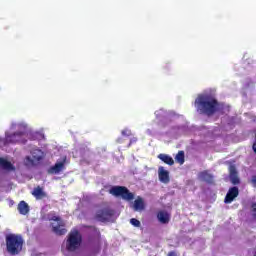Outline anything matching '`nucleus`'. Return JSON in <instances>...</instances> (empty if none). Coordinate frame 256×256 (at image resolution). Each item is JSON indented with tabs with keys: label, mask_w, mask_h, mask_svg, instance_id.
I'll use <instances>...</instances> for the list:
<instances>
[{
	"label": "nucleus",
	"mask_w": 256,
	"mask_h": 256,
	"mask_svg": "<svg viewBox=\"0 0 256 256\" xmlns=\"http://www.w3.org/2000/svg\"><path fill=\"white\" fill-rule=\"evenodd\" d=\"M198 111L203 115L211 117L219 111V101L209 94H200L195 100Z\"/></svg>",
	"instance_id": "nucleus-1"
},
{
	"label": "nucleus",
	"mask_w": 256,
	"mask_h": 256,
	"mask_svg": "<svg viewBox=\"0 0 256 256\" xmlns=\"http://www.w3.org/2000/svg\"><path fill=\"white\" fill-rule=\"evenodd\" d=\"M6 243V252L8 255L16 256L20 255L21 251H23V245L25 244V240H23V236L19 234H7L5 237Z\"/></svg>",
	"instance_id": "nucleus-2"
},
{
	"label": "nucleus",
	"mask_w": 256,
	"mask_h": 256,
	"mask_svg": "<svg viewBox=\"0 0 256 256\" xmlns=\"http://www.w3.org/2000/svg\"><path fill=\"white\" fill-rule=\"evenodd\" d=\"M83 243V236L79 232V230H73L68 234V239L66 241V249L70 253L73 251H77L81 247Z\"/></svg>",
	"instance_id": "nucleus-3"
},
{
	"label": "nucleus",
	"mask_w": 256,
	"mask_h": 256,
	"mask_svg": "<svg viewBox=\"0 0 256 256\" xmlns=\"http://www.w3.org/2000/svg\"><path fill=\"white\" fill-rule=\"evenodd\" d=\"M12 129H20V131L13 134L6 133L8 145H15V143H19V141L23 139V136L25 135V129H27V124H12Z\"/></svg>",
	"instance_id": "nucleus-4"
},
{
	"label": "nucleus",
	"mask_w": 256,
	"mask_h": 256,
	"mask_svg": "<svg viewBox=\"0 0 256 256\" xmlns=\"http://www.w3.org/2000/svg\"><path fill=\"white\" fill-rule=\"evenodd\" d=\"M109 193L114 197H121L124 201H133L135 199V194L125 186H114L109 190Z\"/></svg>",
	"instance_id": "nucleus-5"
},
{
	"label": "nucleus",
	"mask_w": 256,
	"mask_h": 256,
	"mask_svg": "<svg viewBox=\"0 0 256 256\" xmlns=\"http://www.w3.org/2000/svg\"><path fill=\"white\" fill-rule=\"evenodd\" d=\"M113 215H115V210L111 209L109 206H106L96 212L95 219L100 223H107L108 221H111Z\"/></svg>",
	"instance_id": "nucleus-6"
},
{
	"label": "nucleus",
	"mask_w": 256,
	"mask_h": 256,
	"mask_svg": "<svg viewBox=\"0 0 256 256\" xmlns=\"http://www.w3.org/2000/svg\"><path fill=\"white\" fill-rule=\"evenodd\" d=\"M237 197H239V188H237V186L231 187L225 196L224 203L229 205V203H233Z\"/></svg>",
	"instance_id": "nucleus-7"
},
{
	"label": "nucleus",
	"mask_w": 256,
	"mask_h": 256,
	"mask_svg": "<svg viewBox=\"0 0 256 256\" xmlns=\"http://www.w3.org/2000/svg\"><path fill=\"white\" fill-rule=\"evenodd\" d=\"M65 161H66V159L64 158V160L62 162H57L54 166H52L48 169V173L50 175L59 174L60 171H63V169H65Z\"/></svg>",
	"instance_id": "nucleus-8"
},
{
	"label": "nucleus",
	"mask_w": 256,
	"mask_h": 256,
	"mask_svg": "<svg viewBox=\"0 0 256 256\" xmlns=\"http://www.w3.org/2000/svg\"><path fill=\"white\" fill-rule=\"evenodd\" d=\"M158 177L161 183H169L170 181L169 171L165 170L163 166H159L158 168Z\"/></svg>",
	"instance_id": "nucleus-9"
},
{
	"label": "nucleus",
	"mask_w": 256,
	"mask_h": 256,
	"mask_svg": "<svg viewBox=\"0 0 256 256\" xmlns=\"http://www.w3.org/2000/svg\"><path fill=\"white\" fill-rule=\"evenodd\" d=\"M229 172H230L229 177L232 185H239L240 180L237 173V168H235L234 165H231L229 168Z\"/></svg>",
	"instance_id": "nucleus-10"
},
{
	"label": "nucleus",
	"mask_w": 256,
	"mask_h": 256,
	"mask_svg": "<svg viewBox=\"0 0 256 256\" xmlns=\"http://www.w3.org/2000/svg\"><path fill=\"white\" fill-rule=\"evenodd\" d=\"M157 219L162 225H167L171 221V215L167 211H159L157 213Z\"/></svg>",
	"instance_id": "nucleus-11"
},
{
	"label": "nucleus",
	"mask_w": 256,
	"mask_h": 256,
	"mask_svg": "<svg viewBox=\"0 0 256 256\" xmlns=\"http://www.w3.org/2000/svg\"><path fill=\"white\" fill-rule=\"evenodd\" d=\"M0 169H3V171H15V166L9 160L0 157Z\"/></svg>",
	"instance_id": "nucleus-12"
},
{
	"label": "nucleus",
	"mask_w": 256,
	"mask_h": 256,
	"mask_svg": "<svg viewBox=\"0 0 256 256\" xmlns=\"http://www.w3.org/2000/svg\"><path fill=\"white\" fill-rule=\"evenodd\" d=\"M199 178L201 181H205V183L213 185V176L207 170L200 172Z\"/></svg>",
	"instance_id": "nucleus-13"
},
{
	"label": "nucleus",
	"mask_w": 256,
	"mask_h": 256,
	"mask_svg": "<svg viewBox=\"0 0 256 256\" xmlns=\"http://www.w3.org/2000/svg\"><path fill=\"white\" fill-rule=\"evenodd\" d=\"M158 159H160V161L166 165H170V167L175 165V160H173V157L169 156L168 154H159Z\"/></svg>",
	"instance_id": "nucleus-14"
},
{
	"label": "nucleus",
	"mask_w": 256,
	"mask_h": 256,
	"mask_svg": "<svg viewBox=\"0 0 256 256\" xmlns=\"http://www.w3.org/2000/svg\"><path fill=\"white\" fill-rule=\"evenodd\" d=\"M18 211L20 215H27L29 213V204L25 201H20L18 204Z\"/></svg>",
	"instance_id": "nucleus-15"
},
{
	"label": "nucleus",
	"mask_w": 256,
	"mask_h": 256,
	"mask_svg": "<svg viewBox=\"0 0 256 256\" xmlns=\"http://www.w3.org/2000/svg\"><path fill=\"white\" fill-rule=\"evenodd\" d=\"M32 195L36 199H43L44 197H47V194L43 191V188H41V186H37L36 188H34Z\"/></svg>",
	"instance_id": "nucleus-16"
},
{
	"label": "nucleus",
	"mask_w": 256,
	"mask_h": 256,
	"mask_svg": "<svg viewBox=\"0 0 256 256\" xmlns=\"http://www.w3.org/2000/svg\"><path fill=\"white\" fill-rule=\"evenodd\" d=\"M134 211H143L145 209V202L143 201V198L138 197L133 204Z\"/></svg>",
	"instance_id": "nucleus-17"
},
{
	"label": "nucleus",
	"mask_w": 256,
	"mask_h": 256,
	"mask_svg": "<svg viewBox=\"0 0 256 256\" xmlns=\"http://www.w3.org/2000/svg\"><path fill=\"white\" fill-rule=\"evenodd\" d=\"M175 161L176 163H179V165H183V163H185V152L183 150L177 153L175 156Z\"/></svg>",
	"instance_id": "nucleus-18"
},
{
	"label": "nucleus",
	"mask_w": 256,
	"mask_h": 256,
	"mask_svg": "<svg viewBox=\"0 0 256 256\" xmlns=\"http://www.w3.org/2000/svg\"><path fill=\"white\" fill-rule=\"evenodd\" d=\"M52 231H53V233H55L56 235H59V236L65 235V233H67V229L61 228V225H59V224L57 226H53Z\"/></svg>",
	"instance_id": "nucleus-19"
},
{
	"label": "nucleus",
	"mask_w": 256,
	"mask_h": 256,
	"mask_svg": "<svg viewBox=\"0 0 256 256\" xmlns=\"http://www.w3.org/2000/svg\"><path fill=\"white\" fill-rule=\"evenodd\" d=\"M33 159H31L29 156L26 157V160L31 163L33 165V163H35V161H41V159H43L42 155H35V152H33L32 155Z\"/></svg>",
	"instance_id": "nucleus-20"
},
{
	"label": "nucleus",
	"mask_w": 256,
	"mask_h": 256,
	"mask_svg": "<svg viewBox=\"0 0 256 256\" xmlns=\"http://www.w3.org/2000/svg\"><path fill=\"white\" fill-rule=\"evenodd\" d=\"M9 145V140H7V133L5 134V138L0 137V148L7 147Z\"/></svg>",
	"instance_id": "nucleus-21"
},
{
	"label": "nucleus",
	"mask_w": 256,
	"mask_h": 256,
	"mask_svg": "<svg viewBox=\"0 0 256 256\" xmlns=\"http://www.w3.org/2000/svg\"><path fill=\"white\" fill-rule=\"evenodd\" d=\"M130 223L133 225V227H141V221H139L137 218L130 219Z\"/></svg>",
	"instance_id": "nucleus-22"
},
{
	"label": "nucleus",
	"mask_w": 256,
	"mask_h": 256,
	"mask_svg": "<svg viewBox=\"0 0 256 256\" xmlns=\"http://www.w3.org/2000/svg\"><path fill=\"white\" fill-rule=\"evenodd\" d=\"M121 133L124 137H131V135H133V133H131V130L129 129H124Z\"/></svg>",
	"instance_id": "nucleus-23"
},
{
	"label": "nucleus",
	"mask_w": 256,
	"mask_h": 256,
	"mask_svg": "<svg viewBox=\"0 0 256 256\" xmlns=\"http://www.w3.org/2000/svg\"><path fill=\"white\" fill-rule=\"evenodd\" d=\"M86 229H92L94 233H97V235H101V232H99V229L95 226H86Z\"/></svg>",
	"instance_id": "nucleus-24"
},
{
	"label": "nucleus",
	"mask_w": 256,
	"mask_h": 256,
	"mask_svg": "<svg viewBox=\"0 0 256 256\" xmlns=\"http://www.w3.org/2000/svg\"><path fill=\"white\" fill-rule=\"evenodd\" d=\"M252 217L256 221V202L252 204Z\"/></svg>",
	"instance_id": "nucleus-25"
},
{
	"label": "nucleus",
	"mask_w": 256,
	"mask_h": 256,
	"mask_svg": "<svg viewBox=\"0 0 256 256\" xmlns=\"http://www.w3.org/2000/svg\"><path fill=\"white\" fill-rule=\"evenodd\" d=\"M251 183L256 187V175L252 176Z\"/></svg>",
	"instance_id": "nucleus-26"
},
{
	"label": "nucleus",
	"mask_w": 256,
	"mask_h": 256,
	"mask_svg": "<svg viewBox=\"0 0 256 256\" xmlns=\"http://www.w3.org/2000/svg\"><path fill=\"white\" fill-rule=\"evenodd\" d=\"M52 221H57V222H59V221H61V218H60L59 216H54V217L52 218Z\"/></svg>",
	"instance_id": "nucleus-27"
},
{
	"label": "nucleus",
	"mask_w": 256,
	"mask_h": 256,
	"mask_svg": "<svg viewBox=\"0 0 256 256\" xmlns=\"http://www.w3.org/2000/svg\"><path fill=\"white\" fill-rule=\"evenodd\" d=\"M167 256H177V252L170 251Z\"/></svg>",
	"instance_id": "nucleus-28"
},
{
	"label": "nucleus",
	"mask_w": 256,
	"mask_h": 256,
	"mask_svg": "<svg viewBox=\"0 0 256 256\" xmlns=\"http://www.w3.org/2000/svg\"><path fill=\"white\" fill-rule=\"evenodd\" d=\"M135 141H137L136 139L135 140H130V143L128 144V147H131V145H133V143H135Z\"/></svg>",
	"instance_id": "nucleus-29"
},
{
	"label": "nucleus",
	"mask_w": 256,
	"mask_h": 256,
	"mask_svg": "<svg viewBox=\"0 0 256 256\" xmlns=\"http://www.w3.org/2000/svg\"><path fill=\"white\" fill-rule=\"evenodd\" d=\"M117 143H121V138H119V139L117 140Z\"/></svg>",
	"instance_id": "nucleus-30"
},
{
	"label": "nucleus",
	"mask_w": 256,
	"mask_h": 256,
	"mask_svg": "<svg viewBox=\"0 0 256 256\" xmlns=\"http://www.w3.org/2000/svg\"><path fill=\"white\" fill-rule=\"evenodd\" d=\"M37 153H41V150H36Z\"/></svg>",
	"instance_id": "nucleus-31"
}]
</instances>
